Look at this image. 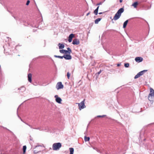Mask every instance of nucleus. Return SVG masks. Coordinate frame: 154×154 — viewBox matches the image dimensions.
<instances>
[{"label": "nucleus", "mask_w": 154, "mask_h": 154, "mask_svg": "<svg viewBox=\"0 0 154 154\" xmlns=\"http://www.w3.org/2000/svg\"><path fill=\"white\" fill-rule=\"evenodd\" d=\"M154 98V95H150L149 94L148 96V99L149 100L150 102H152L153 101V99Z\"/></svg>", "instance_id": "f8f14e48"}, {"label": "nucleus", "mask_w": 154, "mask_h": 154, "mask_svg": "<svg viewBox=\"0 0 154 154\" xmlns=\"http://www.w3.org/2000/svg\"><path fill=\"white\" fill-rule=\"evenodd\" d=\"M102 14V12H100V13H99V14Z\"/></svg>", "instance_id": "72a5a7b5"}, {"label": "nucleus", "mask_w": 154, "mask_h": 154, "mask_svg": "<svg viewBox=\"0 0 154 154\" xmlns=\"http://www.w3.org/2000/svg\"><path fill=\"white\" fill-rule=\"evenodd\" d=\"M28 81L30 82H31L32 80V75L31 74L29 73L28 74Z\"/></svg>", "instance_id": "4468645a"}, {"label": "nucleus", "mask_w": 154, "mask_h": 154, "mask_svg": "<svg viewBox=\"0 0 154 154\" xmlns=\"http://www.w3.org/2000/svg\"><path fill=\"white\" fill-rule=\"evenodd\" d=\"M55 97L56 98V101L58 103H60L62 101L60 97H58V95H56Z\"/></svg>", "instance_id": "9d476101"}, {"label": "nucleus", "mask_w": 154, "mask_h": 154, "mask_svg": "<svg viewBox=\"0 0 154 154\" xmlns=\"http://www.w3.org/2000/svg\"><path fill=\"white\" fill-rule=\"evenodd\" d=\"M63 88V85L61 82H59L57 83L56 86V88L57 90L62 89Z\"/></svg>", "instance_id": "423d86ee"}, {"label": "nucleus", "mask_w": 154, "mask_h": 154, "mask_svg": "<svg viewBox=\"0 0 154 154\" xmlns=\"http://www.w3.org/2000/svg\"><path fill=\"white\" fill-rule=\"evenodd\" d=\"M128 22V20H126V21H125L124 22V23L123 24V28H125L126 27V26Z\"/></svg>", "instance_id": "f3484780"}, {"label": "nucleus", "mask_w": 154, "mask_h": 154, "mask_svg": "<svg viewBox=\"0 0 154 154\" xmlns=\"http://www.w3.org/2000/svg\"><path fill=\"white\" fill-rule=\"evenodd\" d=\"M70 153L69 154H73L74 152V149L72 148H69Z\"/></svg>", "instance_id": "412c9836"}, {"label": "nucleus", "mask_w": 154, "mask_h": 154, "mask_svg": "<svg viewBox=\"0 0 154 154\" xmlns=\"http://www.w3.org/2000/svg\"><path fill=\"white\" fill-rule=\"evenodd\" d=\"M90 13V12H89L87 14L86 16H88Z\"/></svg>", "instance_id": "7c9ffc66"}, {"label": "nucleus", "mask_w": 154, "mask_h": 154, "mask_svg": "<svg viewBox=\"0 0 154 154\" xmlns=\"http://www.w3.org/2000/svg\"><path fill=\"white\" fill-rule=\"evenodd\" d=\"M18 89L20 90H21V92H23L25 90L26 88L25 87L22 86L19 88Z\"/></svg>", "instance_id": "6ab92c4d"}, {"label": "nucleus", "mask_w": 154, "mask_h": 154, "mask_svg": "<svg viewBox=\"0 0 154 154\" xmlns=\"http://www.w3.org/2000/svg\"><path fill=\"white\" fill-rule=\"evenodd\" d=\"M101 72V70H100L99 72H97V74H99Z\"/></svg>", "instance_id": "2f4dec72"}, {"label": "nucleus", "mask_w": 154, "mask_h": 154, "mask_svg": "<svg viewBox=\"0 0 154 154\" xmlns=\"http://www.w3.org/2000/svg\"><path fill=\"white\" fill-rule=\"evenodd\" d=\"M85 140V141H89L90 140V138L89 137L85 136L84 137Z\"/></svg>", "instance_id": "4be33fe9"}, {"label": "nucleus", "mask_w": 154, "mask_h": 154, "mask_svg": "<svg viewBox=\"0 0 154 154\" xmlns=\"http://www.w3.org/2000/svg\"><path fill=\"white\" fill-rule=\"evenodd\" d=\"M101 19L100 18H98L95 20L94 22L95 24L98 23V22L101 20Z\"/></svg>", "instance_id": "a211bd4d"}, {"label": "nucleus", "mask_w": 154, "mask_h": 154, "mask_svg": "<svg viewBox=\"0 0 154 154\" xmlns=\"http://www.w3.org/2000/svg\"><path fill=\"white\" fill-rule=\"evenodd\" d=\"M124 11V9L123 8H120L117 12L115 14L113 19H112V21L113 20H116L118 19L120 17L121 15V14Z\"/></svg>", "instance_id": "f257e3e1"}, {"label": "nucleus", "mask_w": 154, "mask_h": 154, "mask_svg": "<svg viewBox=\"0 0 154 154\" xmlns=\"http://www.w3.org/2000/svg\"><path fill=\"white\" fill-rule=\"evenodd\" d=\"M26 146H23V150L24 153L26 152Z\"/></svg>", "instance_id": "5701e85b"}, {"label": "nucleus", "mask_w": 154, "mask_h": 154, "mask_svg": "<svg viewBox=\"0 0 154 154\" xmlns=\"http://www.w3.org/2000/svg\"><path fill=\"white\" fill-rule=\"evenodd\" d=\"M135 60L137 62L140 63L142 61L143 59L141 57H137L135 58Z\"/></svg>", "instance_id": "1a4fd4ad"}, {"label": "nucleus", "mask_w": 154, "mask_h": 154, "mask_svg": "<svg viewBox=\"0 0 154 154\" xmlns=\"http://www.w3.org/2000/svg\"><path fill=\"white\" fill-rule=\"evenodd\" d=\"M63 57L66 60H70L72 59V56L70 54H64Z\"/></svg>", "instance_id": "0eeeda50"}, {"label": "nucleus", "mask_w": 154, "mask_h": 154, "mask_svg": "<svg viewBox=\"0 0 154 154\" xmlns=\"http://www.w3.org/2000/svg\"><path fill=\"white\" fill-rule=\"evenodd\" d=\"M150 93L149 94L150 95H154V90L152 88H149Z\"/></svg>", "instance_id": "ddd939ff"}, {"label": "nucleus", "mask_w": 154, "mask_h": 154, "mask_svg": "<svg viewBox=\"0 0 154 154\" xmlns=\"http://www.w3.org/2000/svg\"><path fill=\"white\" fill-rule=\"evenodd\" d=\"M99 7V6H98L97 8L94 11V14L95 15H97V14Z\"/></svg>", "instance_id": "dca6fc26"}, {"label": "nucleus", "mask_w": 154, "mask_h": 154, "mask_svg": "<svg viewBox=\"0 0 154 154\" xmlns=\"http://www.w3.org/2000/svg\"><path fill=\"white\" fill-rule=\"evenodd\" d=\"M68 50L62 49V50H60L59 51L62 54H70L71 53H72V50L71 49L68 48H67Z\"/></svg>", "instance_id": "7ed1b4c3"}, {"label": "nucleus", "mask_w": 154, "mask_h": 154, "mask_svg": "<svg viewBox=\"0 0 154 154\" xmlns=\"http://www.w3.org/2000/svg\"><path fill=\"white\" fill-rule=\"evenodd\" d=\"M118 66H119V64H118Z\"/></svg>", "instance_id": "f704fd0d"}, {"label": "nucleus", "mask_w": 154, "mask_h": 154, "mask_svg": "<svg viewBox=\"0 0 154 154\" xmlns=\"http://www.w3.org/2000/svg\"><path fill=\"white\" fill-rule=\"evenodd\" d=\"M105 116L103 115V116H97V117H103Z\"/></svg>", "instance_id": "c85d7f7f"}, {"label": "nucleus", "mask_w": 154, "mask_h": 154, "mask_svg": "<svg viewBox=\"0 0 154 154\" xmlns=\"http://www.w3.org/2000/svg\"><path fill=\"white\" fill-rule=\"evenodd\" d=\"M94 149L96 150L97 152H98V149L97 148L94 147H92Z\"/></svg>", "instance_id": "bb28decb"}, {"label": "nucleus", "mask_w": 154, "mask_h": 154, "mask_svg": "<svg viewBox=\"0 0 154 154\" xmlns=\"http://www.w3.org/2000/svg\"><path fill=\"white\" fill-rule=\"evenodd\" d=\"M58 46L60 49H62L64 48V44L59 43L58 44Z\"/></svg>", "instance_id": "2eb2a0df"}, {"label": "nucleus", "mask_w": 154, "mask_h": 154, "mask_svg": "<svg viewBox=\"0 0 154 154\" xmlns=\"http://www.w3.org/2000/svg\"><path fill=\"white\" fill-rule=\"evenodd\" d=\"M123 0H120V3H121L122 2Z\"/></svg>", "instance_id": "473e14b6"}, {"label": "nucleus", "mask_w": 154, "mask_h": 154, "mask_svg": "<svg viewBox=\"0 0 154 154\" xmlns=\"http://www.w3.org/2000/svg\"><path fill=\"white\" fill-rule=\"evenodd\" d=\"M30 3V1L29 0H28L27 1L26 3V5H29V3Z\"/></svg>", "instance_id": "cd10ccee"}, {"label": "nucleus", "mask_w": 154, "mask_h": 154, "mask_svg": "<svg viewBox=\"0 0 154 154\" xmlns=\"http://www.w3.org/2000/svg\"><path fill=\"white\" fill-rule=\"evenodd\" d=\"M74 35L73 34H70L69 37L68 41L69 42H72V38L74 37Z\"/></svg>", "instance_id": "9b49d317"}, {"label": "nucleus", "mask_w": 154, "mask_h": 154, "mask_svg": "<svg viewBox=\"0 0 154 154\" xmlns=\"http://www.w3.org/2000/svg\"><path fill=\"white\" fill-rule=\"evenodd\" d=\"M138 4V2H136L133 3L132 5V6H134V8H136L137 7V6Z\"/></svg>", "instance_id": "aec40b11"}, {"label": "nucleus", "mask_w": 154, "mask_h": 154, "mask_svg": "<svg viewBox=\"0 0 154 154\" xmlns=\"http://www.w3.org/2000/svg\"><path fill=\"white\" fill-rule=\"evenodd\" d=\"M147 71V70H145L138 72L137 75L135 76L134 78V79H136L139 77L141 75H143L144 72H146Z\"/></svg>", "instance_id": "39448f33"}, {"label": "nucleus", "mask_w": 154, "mask_h": 154, "mask_svg": "<svg viewBox=\"0 0 154 154\" xmlns=\"http://www.w3.org/2000/svg\"><path fill=\"white\" fill-rule=\"evenodd\" d=\"M62 146L61 144L60 143H55L52 145V148L54 150H57L60 149Z\"/></svg>", "instance_id": "f03ea898"}, {"label": "nucleus", "mask_w": 154, "mask_h": 154, "mask_svg": "<svg viewBox=\"0 0 154 154\" xmlns=\"http://www.w3.org/2000/svg\"><path fill=\"white\" fill-rule=\"evenodd\" d=\"M85 99H84L83 101H82L80 103H77L76 104H78L79 108L80 110L83 109L86 107V106L85 104Z\"/></svg>", "instance_id": "20e7f679"}, {"label": "nucleus", "mask_w": 154, "mask_h": 154, "mask_svg": "<svg viewBox=\"0 0 154 154\" xmlns=\"http://www.w3.org/2000/svg\"><path fill=\"white\" fill-rule=\"evenodd\" d=\"M67 76L68 79H69L70 75V74L69 72H68L67 73Z\"/></svg>", "instance_id": "a878e982"}, {"label": "nucleus", "mask_w": 154, "mask_h": 154, "mask_svg": "<svg viewBox=\"0 0 154 154\" xmlns=\"http://www.w3.org/2000/svg\"><path fill=\"white\" fill-rule=\"evenodd\" d=\"M54 57H55L58 58H59L60 59H63V56H60L54 55Z\"/></svg>", "instance_id": "b1692460"}, {"label": "nucleus", "mask_w": 154, "mask_h": 154, "mask_svg": "<svg viewBox=\"0 0 154 154\" xmlns=\"http://www.w3.org/2000/svg\"><path fill=\"white\" fill-rule=\"evenodd\" d=\"M72 43L74 45H78L80 43V42L79 39L75 38L73 39Z\"/></svg>", "instance_id": "6e6552de"}, {"label": "nucleus", "mask_w": 154, "mask_h": 154, "mask_svg": "<svg viewBox=\"0 0 154 154\" xmlns=\"http://www.w3.org/2000/svg\"><path fill=\"white\" fill-rule=\"evenodd\" d=\"M102 3L101 2H100L99 3L97 4V5H101L102 4Z\"/></svg>", "instance_id": "c756f323"}, {"label": "nucleus", "mask_w": 154, "mask_h": 154, "mask_svg": "<svg viewBox=\"0 0 154 154\" xmlns=\"http://www.w3.org/2000/svg\"><path fill=\"white\" fill-rule=\"evenodd\" d=\"M129 64L128 63H125L124 66L125 67H128L129 66Z\"/></svg>", "instance_id": "393cba45"}]
</instances>
